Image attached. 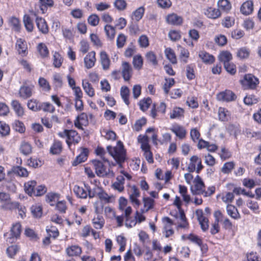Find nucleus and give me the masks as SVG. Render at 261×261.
I'll return each mask as SVG.
<instances>
[{
    "instance_id": "1",
    "label": "nucleus",
    "mask_w": 261,
    "mask_h": 261,
    "mask_svg": "<svg viewBox=\"0 0 261 261\" xmlns=\"http://www.w3.org/2000/svg\"><path fill=\"white\" fill-rule=\"evenodd\" d=\"M107 149L110 154L119 165V167L122 168V164L126 160V152L123 143L119 141L117 142L116 146L113 147L111 146H108Z\"/></svg>"
},
{
    "instance_id": "2",
    "label": "nucleus",
    "mask_w": 261,
    "mask_h": 261,
    "mask_svg": "<svg viewBox=\"0 0 261 261\" xmlns=\"http://www.w3.org/2000/svg\"><path fill=\"white\" fill-rule=\"evenodd\" d=\"M58 135L61 138H66V142L69 147L72 144H77L81 139L78 133L72 129H64L63 132H59Z\"/></svg>"
},
{
    "instance_id": "3",
    "label": "nucleus",
    "mask_w": 261,
    "mask_h": 261,
    "mask_svg": "<svg viewBox=\"0 0 261 261\" xmlns=\"http://www.w3.org/2000/svg\"><path fill=\"white\" fill-rule=\"evenodd\" d=\"M94 207L97 215L92 219L93 224L95 229H101L105 224V220L99 214L103 211V204L102 202L97 201L94 203Z\"/></svg>"
},
{
    "instance_id": "4",
    "label": "nucleus",
    "mask_w": 261,
    "mask_h": 261,
    "mask_svg": "<svg viewBox=\"0 0 261 261\" xmlns=\"http://www.w3.org/2000/svg\"><path fill=\"white\" fill-rule=\"evenodd\" d=\"M241 82L244 89H254L259 83L258 79L251 74L245 75Z\"/></svg>"
},
{
    "instance_id": "5",
    "label": "nucleus",
    "mask_w": 261,
    "mask_h": 261,
    "mask_svg": "<svg viewBox=\"0 0 261 261\" xmlns=\"http://www.w3.org/2000/svg\"><path fill=\"white\" fill-rule=\"evenodd\" d=\"M95 173L99 177H105L110 173V170L108 168L100 161L94 160L92 161Z\"/></svg>"
},
{
    "instance_id": "6",
    "label": "nucleus",
    "mask_w": 261,
    "mask_h": 261,
    "mask_svg": "<svg viewBox=\"0 0 261 261\" xmlns=\"http://www.w3.org/2000/svg\"><path fill=\"white\" fill-rule=\"evenodd\" d=\"M194 187H191V190L193 195H204V184L199 176L197 175L195 179Z\"/></svg>"
},
{
    "instance_id": "7",
    "label": "nucleus",
    "mask_w": 261,
    "mask_h": 261,
    "mask_svg": "<svg viewBox=\"0 0 261 261\" xmlns=\"http://www.w3.org/2000/svg\"><path fill=\"white\" fill-rule=\"evenodd\" d=\"M21 231V226L19 223L13 224L11 229L10 236L7 239L10 243H13L19 238Z\"/></svg>"
},
{
    "instance_id": "8",
    "label": "nucleus",
    "mask_w": 261,
    "mask_h": 261,
    "mask_svg": "<svg viewBox=\"0 0 261 261\" xmlns=\"http://www.w3.org/2000/svg\"><path fill=\"white\" fill-rule=\"evenodd\" d=\"M122 76L125 81H128L133 74L131 65L127 62H123L121 65Z\"/></svg>"
},
{
    "instance_id": "9",
    "label": "nucleus",
    "mask_w": 261,
    "mask_h": 261,
    "mask_svg": "<svg viewBox=\"0 0 261 261\" xmlns=\"http://www.w3.org/2000/svg\"><path fill=\"white\" fill-rule=\"evenodd\" d=\"M89 154V150L87 148H81L80 153L76 157L72 162V166H76L78 164L84 162L87 159Z\"/></svg>"
},
{
    "instance_id": "10",
    "label": "nucleus",
    "mask_w": 261,
    "mask_h": 261,
    "mask_svg": "<svg viewBox=\"0 0 261 261\" xmlns=\"http://www.w3.org/2000/svg\"><path fill=\"white\" fill-rule=\"evenodd\" d=\"M217 97L220 100L230 101L235 100L236 96L231 91L226 90L225 92H220L218 94Z\"/></svg>"
},
{
    "instance_id": "11",
    "label": "nucleus",
    "mask_w": 261,
    "mask_h": 261,
    "mask_svg": "<svg viewBox=\"0 0 261 261\" xmlns=\"http://www.w3.org/2000/svg\"><path fill=\"white\" fill-rule=\"evenodd\" d=\"M95 61V52L92 51L89 53L84 58L85 67L87 69L91 68L94 66Z\"/></svg>"
},
{
    "instance_id": "12",
    "label": "nucleus",
    "mask_w": 261,
    "mask_h": 261,
    "mask_svg": "<svg viewBox=\"0 0 261 261\" xmlns=\"http://www.w3.org/2000/svg\"><path fill=\"white\" fill-rule=\"evenodd\" d=\"M253 10V3L250 0L244 2L240 8L241 12L245 15H248L251 14Z\"/></svg>"
},
{
    "instance_id": "13",
    "label": "nucleus",
    "mask_w": 261,
    "mask_h": 261,
    "mask_svg": "<svg viewBox=\"0 0 261 261\" xmlns=\"http://www.w3.org/2000/svg\"><path fill=\"white\" fill-rule=\"evenodd\" d=\"M16 48L19 55L25 56L28 53L26 42L21 39H19L16 43Z\"/></svg>"
},
{
    "instance_id": "14",
    "label": "nucleus",
    "mask_w": 261,
    "mask_h": 261,
    "mask_svg": "<svg viewBox=\"0 0 261 261\" xmlns=\"http://www.w3.org/2000/svg\"><path fill=\"white\" fill-rule=\"evenodd\" d=\"M203 10L204 14L209 18L215 19L221 16L220 10L218 9L209 7Z\"/></svg>"
},
{
    "instance_id": "15",
    "label": "nucleus",
    "mask_w": 261,
    "mask_h": 261,
    "mask_svg": "<svg viewBox=\"0 0 261 261\" xmlns=\"http://www.w3.org/2000/svg\"><path fill=\"white\" fill-rule=\"evenodd\" d=\"M36 23L40 32L44 34L48 33V27L44 19L37 17L36 19Z\"/></svg>"
},
{
    "instance_id": "16",
    "label": "nucleus",
    "mask_w": 261,
    "mask_h": 261,
    "mask_svg": "<svg viewBox=\"0 0 261 261\" xmlns=\"http://www.w3.org/2000/svg\"><path fill=\"white\" fill-rule=\"evenodd\" d=\"M170 130L180 139H182L186 137L187 132L185 128L182 126L178 124L173 125Z\"/></svg>"
},
{
    "instance_id": "17",
    "label": "nucleus",
    "mask_w": 261,
    "mask_h": 261,
    "mask_svg": "<svg viewBox=\"0 0 261 261\" xmlns=\"http://www.w3.org/2000/svg\"><path fill=\"white\" fill-rule=\"evenodd\" d=\"M166 21L169 24L178 25L182 23V18L177 14L172 13L167 16Z\"/></svg>"
},
{
    "instance_id": "18",
    "label": "nucleus",
    "mask_w": 261,
    "mask_h": 261,
    "mask_svg": "<svg viewBox=\"0 0 261 261\" xmlns=\"http://www.w3.org/2000/svg\"><path fill=\"white\" fill-rule=\"evenodd\" d=\"M10 172L20 177H27L29 174V173L25 168L19 166H13L11 170L8 173H9Z\"/></svg>"
},
{
    "instance_id": "19",
    "label": "nucleus",
    "mask_w": 261,
    "mask_h": 261,
    "mask_svg": "<svg viewBox=\"0 0 261 261\" xmlns=\"http://www.w3.org/2000/svg\"><path fill=\"white\" fill-rule=\"evenodd\" d=\"M124 177L123 175L118 176L116 178V181L112 185L114 189L121 192L124 190Z\"/></svg>"
},
{
    "instance_id": "20",
    "label": "nucleus",
    "mask_w": 261,
    "mask_h": 261,
    "mask_svg": "<svg viewBox=\"0 0 261 261\" xmlns=\"http://www.w3.org/2000/svg\"><path fill=\"white\" fill-rule=\"evenodd\" d=\"M227 214L232 218L235 220L240 219L241 215L239 213L238 209L233 205L228 204L226 207Z\"/></svg>"
},
{
    "instance_id": "21",
    "label": "nucleus",
    "mask_w": 261,
    "mask_h": 261,
    "mask_svg": "<svg viewBox=\"0 0 261 261\" xmlns=\"http://www.w3.org/2000/svg\"><path fill=\"white\" fill-rule=\"evenodd\" d=\"M82 87L85 93L90 97H93L95 95L94 89L91 84L86 80H83Z\"/></svg>"
},
{
    "instance_id": "22",
    "label": "nucleus",
    "mask_w": 261,
    "mask_h": 261,
    "mask_svg": "<svg viewBox=\"0 0 261 261\" xmlns=\"http://www.w3.org/2000/svg\"><path fill=\"white\" fill-rule=\"evenodd\" d=\"M37 182L35 180H31L24 184L25 192L30 196H33Z\"/></svg>"
},
{
    "instance_id": "23",
    "label": "nucleus",
    "mask_w": 261,
    "mask_h": 261,
    "mask_svg": "<svg viewBox=\"0 0 261 261\" xmlns=\"http://www.w3.org/2000/svg\"><path fill=\"white\" fill-rule=\"evenodd\" d=\"M144 207L145 209L141 210L142 213L148 212L149 210L153 207L154 200L149 197H144L143 199Z\"/></svg>"
},
{
    "instance_id": "24",
    "label": "nucleus",
    "mask_w": 261,
    "mask_h": 261,
    "mask_svg": "<svg viewBox=\"0 0 261 261\" xmlns=\"http://www.w3.org/2000/svg\"><path fill=\"white\" fill-rule=\"evenodd\" d=\"M218 58L220 62H223L224 66L226 63H230V61L232 58L230 53L228 51H223L219 54Z\"/></svg>"
},
{
    "instance_id": "25",
    "label": "nucleus",
    "mask_w": 261,
    "mask_h": 261,
    "mask_svg": "<svg viewBox=\"0 0 261 261\" xmlns=\"http://www.w3.org/2000/svg\"><path fill=\"white\" fill-rule=\"evenodd\" d=\"M73 191L76 196L80 198L86 199L88 197V193L86 190L79 186L75 185Z\"/></svg>"
},
{
    "instance_id": "26",
    "label": "nucleus",
    "mask_w": 261,
    "mask_h": 261,
    "mask_svg": "<svg viewBox=\"0 0 261 261\" xmlns=\"http://www.w3.org/2000/svg\"><path fill=\"white\" fill-rule=\"evenodd\" d=\"M100 62L102 68L104 70H107L109 68L110 60L108 55L105 51H101L100 54Z\"/></svg>"
},
{
    "instance_id": "27",
    "label": "nucleus",
    "mask_w": 261,
    "mask_h": 261,
    "mask_svg": "<svg viewBox=\"0 0 261 261\" xmlns=\"http://www.w3.org/2000/svg\"><path fill=\"white\" fill-rule=\"evenodd\" d=\"M199 56L202 61L206 64H212L215 61L214 56L205 51H200L199 54Z\"/></svg>"
},
{
    "instance_id": "28",
    "label": "nucleus",
    "mask_w": 261,
    "mask_h": 261,
    "mask_svg": "<svg viewBox=\"0 0 261 261\" xmlns=\"http://www.w3.org/2000/svg\"><path fill=\"white\" fill-rule=\"evenodd\" d=\"M219 119L221 121H227L230 118L229 112L225 108H219L218 110Z\"/></svg>"
},
{
    "instance_id": "29",
    "label": "nucleus",
    "mask_w": 261,
    "mask_h": 261,
    "mask_svg": "<svg viewBox=\"0 0 261 261\" xmlns=\"http://www.w3.org/2000/svg\"><path fill=\"white\" fill-rule=\"evenodd\" d=\"M97 193L100 200L104 201L106 203L110 202L111 197L101 187H97Z\"/></svg>"
},
{
    "instance_id": "30",
    "label": "nucleus",
    "mask_w": 261,
    "mask_h": 261,
    "mask_svg": "<svg viewBox=\"0 0 261 261\" xmlns=\"http://www.w3.org/2000/svg\"><path fill=\"white\" fill-rule=\"evenodd\" d=\"M120 95L124 102L127 106L129 104V90L126 86H123L120 89Z\"/></svg>"
},
{
    "instance_id": "31",
    "label": "nucleus",
    "mask_w": 261,
    "mask_h": 261,
    "mask_svg": "<svg viewBox=\"0 0 261 261\" xmlns=\"http://www.w3.org/2000/svg\"><path fill=\"white\" fill-rule=\"evenodd\" d=\"M11 106L18 116H22L24 114L23 109L18 101L14 100L11 102Z\"/></svg>"
},
{
    "instance_id": "32",
    "label": "nucleus",
    "mask_w": 261,
    "mask_h": 261,
    "mask_svg": "<svg viewBox=\"0 0 261 261\" xmlns=\"http://www.w3.org/2000/svg\"><path fill=\"white\" fill-rule=\"evenodd\" d=\"M218 6L220 10L224 12H228L231 8V5L228 0H219L218 2Z\"/></svg>"
},
{
    "instance_id": "33",
    "label": "nucleus",
    "mask_w": 261,
    "mask_h": 261,
    "mask_svg": "<svg viewBox=\"0 0 261 261\" xmlns=\"http://www.w3.org/2000/svg\"><path fill=\"white\" fill-rule=\"evenodd\" d=\"M187 239L198 245L201 248V249H202L204 246L206 247V245L203 244L202 240L197 236L191 233L187 237Z\"/></svg>"
},
{
    "instance_id": "34",
    "label": "nucleus",
    "mask_w": 261,
    "mask_h": 261,
    "mask_svg": "<svg viewBox=\"0 0 261 261\" xmlns=\"http://www.w3.org/2000/svg\"><path fill=\"white\" fill-rule=\"evenodd\" d=\"M62 149L61 142L59 141H56L50 148V153L53 154H58L61 152Z\"/></svg>"
},
{
    "instance_id": "35",
    "label": "nucleus",
    "mask_w": 261,
    "mask_h": 261,
    "mask_svg": "<svg viewBox=\"0 0 261 261\" xmlns=\"http://www.w3.org/2000/svg\"><path fill=\"white\" fill-rule=\"evenodd\" d=\"M145 220V217L141 214L138 211H137L135 213V220H132L127 227H132L135 226L137 222L140 223Z\"/></svg>"
},
{
    "instance_id": "36",
    "label": "nucleus",
    "mask_w": 261,
    "mask_h": 261,
    "mask_svg": "<svg viewBox=\"0 0 261 261\" xmlns=\"http://www.w3.org/2000/svg\"><path fill=\"white\" fill-rule=\"evenodd\" d=\"M152 102V100L149 97L144 98L141 100L139 102L140 109L141 111H146L150 106Z\"/></svg>"
},
{
    "instance_id": "37",
    "label": "nucleus",
    "mask_w": 261,
    "mask_h": 261,
    "mask_svg": "<svg viewBox=\"0 0 261 261\" xmlns=\"http://www.w3.org/2000/svg\"><path fill=\"white\" fill-rule=\"evenodd\" d=\"M66 252L69 256H77L81 253L82 250L78 246H72L66 249Z\"/></svg>"
},
{
    "instance_id": "38",
    "label": "nucleus",
    "mask_w": 261,
    "mask_h": 261,
    "mask_svg": "<svg viewBox=\"0 0 261 261\" xmlns=\"http://www.w3.org/2000/svg\"><path fill=\"white\" fill-rule=\"evenodd\" d=\"M165 53L167 58L172 63H177L176 57L174 51L171 48H167L165 50Z\"/></svg>"
},
{
    "instance_id": "39",
    "label": "nucleus",
    "mask_w": 261,
    "mask_h": 261,
    "mask_svg": "<svg viewBox=\"0 0 261 261\" xmlns=\"http://www.w3.org/2000/svg\"><path fill=\"white\" fill-rule=\"evenodd\" d=\"M41 102L36 99L30 100L27 104L29 109L34 111H38L40 110Z\"/></svg>"
},
{
    "instance_id": "40",
    "label": "nucleus",
    "mask_w": 261,
    "mask_h": 261,
    "mask_svg": "<svg viewBox=\"0 0 261 261\" xmlns=\"http://www.w3.org/2000/svg\"><path fill=\"white\" fill-rule=\"evenodd\" d=\"M20 96L27 98L32 95V89L28 86H22L19 90Z\"/></svg>"
},
{
    "instance_id": "41",
    "label": "nucleus",
    "mask_w": 261,
    "mask_h": 261,
    "mask_svg": "<svg viewBox=\"0 0 261 261\" xmlns=\"http://www.w3.org/2000/svg\"><path fill=\"white\" fill-rule=\"evenodd\" d=\"M59 199V195L57 193H49L46 195V201L50 204L51 206H54L56 201Z\"/></svg>"
},
{
    "instance_id": "42",
    "label": "nucleus",
    "mask_w": 261,
    "mask_h": 261,
    "mask_svg": "<svg viewBox=\"0 0 261 261\" xmlns=\"http://www.w3.org/2000/svg\"><path fill=\"white\" fill-rule=\"evenodd\" d=\"M184 111L182 109L180 108H175L173 109L172 112L170 113V119L179 118L184 116Z\"/></svg>"
},
{
    "instance_id": "43",
    "label": "nucleus",
    "mask_w": 261,
    "mask_h": 261,
    "mask_svg": "<svg viewBox=\"0 0 261 261\" xmlns=\"http://www.w3.org/2000/svg\"><path fill=\"white\" fill-rule=\"evenodd\" d=\"M166 82L163 86V89L166 94L169 93L170 88L174 85L175 81L173 78L165 79Z\"/></svg>"
},
{
    "instance_id": "44",
    "label": "nucleus",
    "mask_w": 261,
    "mask_h": 261,
    "mask_svg": "<svg viewBox=\"0 0 261 261\" xmlns=\"http://www.w3.org/2000/svg\"><path fill=\"white\" fill-rule=\"evenodd\" d=\"M23 20L26 30L28 32H32L33 30L34 26L31 17L28 15H25L23 16Z\"/></svg>"
},
{
    "instance_id": "45",
    "label": "nucleus",
    "mask_w": 261,
    "mask_h": 261,
    "mask_svg": "<svg viewBox=\"0 0 261 261\" xmlns=\"http://www.w3.org/2000/svg\"><path fill=\"white\" fill-rule=\"evenodd\" d=\"M37 49L42 57L45 58L48 56L49 51L45 44L40 43L37 46Z\"/></svg>"
},
{
    "instance_id": "46",
    "label": "nucleus",
    "mask_w": 261,
    "mask_h": 261,
    "mask_svg": "<svg viewBox=\"0 0 261 261\" xmlns=\"http://www.w3.org/2000/svg\"><path fill=\"white\" fill-rule=\"evenodd\" d=\"M53 84L56 88H61L63 86V80L61 75L58 73L53 75Z\"/></svg>"
},
{
    "instance_id": "47",
    "label": "nucleus",
    "mask_w": 261,
    "mask_h": 261,
    "mask_svg": "<svg viewBox=\"0 0 261 261\" xmlns=\"http://www.w3.org/2000/svg\"><path fill=\"white\" fill-rule=\"evenodd\" d=\"M146 58L148 62L152 64L153 66H156L158 64L156 56L153 51H149L146 54Z\"/></svg>"
},
{
    "instance_id": "48",
    "label": "nucleus",
    "mask_w": 261,
    "mask_h": 261,
    "mask_svg": "<svg viewBox=\"0 0 261 261\" xmlns=\"http://www.w3.org/2000/svg\"><path fill=\"white\" fill-rule=\"evenodd\" d=\"M20 152L24 155H28L32 152V147L30 144L27 142H22L20 147Z\"/></svg>"
},
{
    "instance_id": "49",
    "label": "nucleus",
    "mask_w": 261,
    "mask_h": 261,
    "mask_svg": "<svg viewBox=\"0 0 261 261\" xmlns=\"http://www.w3.org/2000/svg\"><path fill=\"white\" fill-rule=\"evenodd\" d=\"M144 11V8L143 7L138 8L133 12V19L137 21H139L142 18Z\"/></svg>"
},
{
    "instance_id": "50",
    "label": "nucleus",
    "mask_w": 261,
    "mask_h": 261,
    "mask_svg": "<svg viewBox=\"0 0 261 261\" xmlns=\"http://www.w3.org/2000/svg\"><path fill=\"white\" fill-rule=\"evenodd\" d=\"M63 59L60 54L55 52L53 56V65L56 68H59L62 65Z\"/></svg>"
},
{
    "instance_id": "51",
    "label": "nucleus",
    "mask_w": 261,
    "mask_h": 261,
    "mask_svg": "<svg viewBox=\"0 0 261 261\" xmlns=\"http://www.w3.org/2000/svg\"><path fill=\"white\" fill-rule=\"evenodd\" d=\"M249 55V49L245 47L240 48L237 52V56L241 59L248 58Z\"/></svg>"
},
{
    "instance_id": "52",
    "label": "nucleus",
    "mask_w": 261,
    "mask_h": 261,
    "mask_svg": "<svg viewBox=\"0 0 261 261\" xmlns=\"http://www.w3.org/2000/svg\"><path fill=\"white\" fill-rule=\"evenodd\" d=\"M41 110L44 112L54 113L55 111V108L54 106L49 102H41L40 110Z\"/></svg>"
},
{
    "instance_id": "53",
    "label": "nucleus",
    "mask_w": 261,
    "mask_h": 261,
    "mask_svg": "<svg viewBox=\"0 0 261 261\" xmlns=\"http://www.w3.org/2000/svg\"><path fill=\"white\" fill-rule=\"evenodd\" d=\"M105 31L108 38L110 39H113L114 38L115 35V30L114 27L110 25L107 24L105 27Z\"/></svg>"
},
{
    "instance_id": "54",
    "label": "nucleus",
    "mask_w": 261,
    "mask_h": 261,
    "mask_svg": "<svg viewBox=\"0 0 261 261\" xmlns=\"http://www.w3.org/2000/svg\"><path fill=\"white\" fill-rule=\"evenodd\" d=\"M133 65L135 68L140 69L143 65V59L141 56L137 55L133 58Z\"/></svg>"
},
{
    "instance_id": "55",
    "label": "nucleus",
    "mask_w": 261,
    "mask_h": 261,
    "mask_svg": "<svg viewBox=\"0 0 261 261\" xmlns=\"http://www.w3.org/2000/svg\"><path fill=\"white\" fill-rule=\"evenodd\" d=\"M244 102L246 105H252L258 102L257 98L253 95H246L244 98Z\"/></svg>"
},
{
    "instance_id": "56",
    "label": "nucleus",
    "mask_w": 261,
    "mask_h": 261,
    "mask_svg": "<svg viewBox=\"0 0 261 261\" xmlns=\"http://www.w3.org/2000/svg\"><path fill=\"white\" fill-rule=\"evenodd\" d=\"M194 67V65L192 64L188 65L186 66V75L189 80H192L195 77Z\"/></svg>"
},
{
    "instance_id": "57",
    "label": "nucleus",
    "mask_w": 261,
    "mask_h": 261,
    "mask_svg": "<svg viewBox=\"0 0 261 261\" xmlns=\"http://www.w3.org/2000/svg\"><path fill=\"white\" fill-rule=\"evenodd\" d=\"M189 52L188 49L180 47V56L179 57L181 60V61L184 63H186L188 62V59L189 57Z\"/></svg>"
},
{
    "instance_id": "58",
    "label": "nucleus",
    "mask_w": 261,
    "mask_h": 261,
    "mask_svg": "<svg viewBox=\"0 0 261 261\" xmlns=\"http://www.w3.org/2000/svg\"><path fill=\"white\" fill-rule=\"evenodd\" d=\"M31 212L36 218H40L42 216V207L40 205H33L31 208Z\"/></svg>"
},
{
    "instance_id": "59",
    "label": "nucleus",
    "mask_w": 261,
    "mask_h": 261,
    "mask_svg": "<svg viewBox=\"0 0 261 261\" xmlns=\"http://www.w3.org/2000/svg\"><path fill=\"white\" fill-rule=\"evenodd\" d=\"M101 135L107 140H115L116 135L113 131L104 129L101 132Z\"/></svg>"
},
{
    "instance_id": "60",
    "label": "nucleus",
    "mask_w": 261,
    "mask_h": 261,
    "mask_svg": "<svg viewBox=\"0 0 261 261\" xmlns=\"http://www.w3.org/2000/svg\"><path fill=\"white\" fill-rule=\"evenodd\" d=\"M39 86L46 91H48L50 90V86L49 83L46 79L43 77H40L38 80Z\"/></svg>"
},
{
    "instance_id": "61",
    "label": "nucleus",
    "mask_w": 261,
    "mask_h": 261,
    "mask_svg": "<svg viewBox=\"0 0 261 261\" xmlns=\"http://www.w3.org/2000/svg\"><path fill=\"white\" fill-rule=\"evenodd\" d=\"M13 127L15 130L20 133H24L25 129L23 123L18 120H16L13 124Z\"/></svg>"
},
{
    "instance_id": "62",
    "label": "nucleus",
    "mask_w": 261,
    "mask_h": 261,
    "mask_svg": "<svg viewBox=\"0 0 261 261\" xmlns=\"http://www.w3.org/2000/svg\"><path fill=\"white\" fill-rule=\"evenodd\" d=\"M146 123V118L142 117V118L138 120L134 126V128L136 131H140L143 125Z\"/></svg>"
},
{
    "instance_id": "63",
    "label": "nucleus",
    "mask_w": 261,
    "mask_h": 261,
    "mask_svg": "<svg viewBox=\"0 0 261 261\" xmlns=\"http://www.w3.org/2000/svg\"><path fill=\"white\" fill-rule=\"evenodd\" d=\"M168 36L170 39L173 41L178 40L181 38L180 32L175 30L170 31L169 32Z\"/></svg>"
},
{
    "instance_id": "64",
    "label": "nucleus",
    "mask_w": 261,
    "mask_h": 261,
    "mask_svg": "<svg viewBox=\"0 0 261 261\" xmlns=\"http://www.w3.org/2000/svg\"><path fill=\"white\" fill-rule=\"evenodd\" d=\"M114 5L117 9L122 11L126 8L127 4L124 0H116Z\"/></svg>"
}]
</instances>
